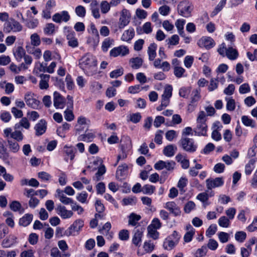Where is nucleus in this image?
<instances>
[{"mask_svg": "<svg viewBox=\"0 0 257 257\" xmlns=\"http://www.w3.org/2000/svg\"><path fill=\"white\" fill-rule=\"evenodd\" d=\"M80 67L88 76H93L96 74L97 62L95 58L87 53L83 56L79 61Z\"/></svg>", "mask_w": 257, "mask_h": 257, "instance_id": "nucleus-1", "label": "nucleus"}, {"mask_svg": "<svg viewBox=\"0 0 257 257\" xmlns=\"http://www.w3.org/2000/svg\"><path fill=\"white\" fill-rule=\"evenodd\" d=\"M207 115L203 111L199 112L196 119V126L194 132L198 136H205L207 135V125L206 123Z\"/></svg>", "mask_w": 257, "mask_h": 257, "instance_id": "nucleus-2", "label": "nucleus"}, {"mask_svg": "<svg viewBox=\"0 0 257 257\" xmlns=\"http://www.w3.org/2000/svg\"><path fill=\"white\" fill-rule=\"evenodd\" d=\"M193 9L192 3L186 0L180 2L177 7L179 14L185 18H188L191 16Z\"/></svg>", "mask_w": 257, "mask_h": 257, "instance_id": "nucleus-3", "label": "nucleus"}, {"mask_svg": "<svg viewBox=\"0 0 257 257\" xmlns=\"http://www.w3.org/2000/svg\"><path fill=\"white\" fill-rule=\"evenodd\" d=\"M4 137L6 139H10L18 142L23 140L24 136L22 132L19 130L14 131L11 127H7L4 130Z\"/></svg>", "mask_w": 257, "mask_h": 257, "instance_id": "nucleus-4", "label": "nucleus"}, {"mask_svg": "<svg viewBox=\"0 0 257 257\" xmlns=\"http://www.w3.org/2000/svg\"><path fill=\"white\" fill-rule=\"evenodd\" d=\"M22 28L19 22L12 18L5 23L4 31L6 33H10L11 31L18 32L22 31Z\"/></svg>", "mask_w": 257, "mask_h": 257, "instance_id": "nucleus-5", "label": "nucleus"}, {"mask_svg": "<svg viewBox=\"0 0 257 257\" xmlns=\"http://www.w3.org/2000/svg\"><path fill=\"white\" fill-rule=\"evenodd\" d=\"M180 144L182 149L190 153L196 151L197 146L192 139L182 137L180 141Z\"/></svg>", "mask_w": 257, "mask_h": 257, "instance_id": "nucleus-6", "label": "nucleus"}, {"mask_svg": "<svg viewBox=\"0 0 257 257\" xmlns=\"http://www.w3.org/2000/svg\"><path fill=\"white\" fill-rule=\"evenodd\" d=\"M24 100L27 105L33 109H37L40 103V102L34 97V94L31 92H27L25 94Z\"/></svg>", "mask_w": 257, "mask_h": 257, "instance_id": "nucleus-7", "label": "nucleus"}, {"mask_svg": "<svg viewBox=\"0 0 257 257\" xmlns=\"http://www.w3.org/2000/svg\"><path fill=\"white\" fill-rule=\"evenodd\" d=\"M129 53V49L127 46L121 45L114 47L110 51V56L113 57H116L118 56H124Z\"/></svg>", "mask_w": 257, "mask_h": 257, "instance_id": "nucleus-8", "label": "nucleus"}, {"mask_svg": "<svg viewBox=\"0 0 257 257\" xmlns=\"http://www.w3.org/2000/svg\"><path fill=\"white\" fill-rule=\"evenodd\" d=\"M84 223L81 220H77L67 230V236L75 235V232H78L83 226Z\"/></svg>", "mask_w": 257, "mask_h": 257, "instance_id": "nucleus-9", "label": "nucleus"}, {"mask_svg": "<svg viewBox=\"0 0 257 257\" xmlns=\"http://www.w3.org/2000/svg\"><path fill=\"white\" fill-rule=\"evenodd\" d=\"M89 121L85 117L81 116L78 118L77 123L75 125V131L78 133H80L82 131H86L88 127V122Z\"/></svg>", "mask_w": 257, "mask_h": 257, "instance_id": "nucleus-10", "label": "nucleus"}, {"mask_svg": "<svg viewBox=\"0 0 257 257\" xmlns=\"http://www.w3.org/2000/svg\"><path fill=\"white\" fill-rule=\"evenodd\" d=\"M206 187L208 189L219 187L223 185L224 180L222 177H217L215 179L209 178L206 180Z\"/></svg>", "mask_w": 257, "mask_h": 257, "instance_id": "nucleus-11", "label": "nucleus"}, {"mask_svg": "<svg viewBox=\"0 0 257 257\" xmlns=\"http://www.w3.org/2000/svg\"><path fill=\"white\" fill-rule=\"evenodd\" d=\"M70 19V16L68 12L66 11L56 13L52 17L53 21L57 23H60L62 22H67Z\"/></svg>", "mask_w": 257, "mask_h": 257, "instance_id": "nucleus-12", "label": "nucleus"}, {"mask_svg": "<svg viewBox=\"0 0 257 257\" xmlns=\"http://www.w3.org/2000/svg\"><path fill=\"white\" fill-rule=\"evenodd\" d=\"M130 14L126 9H123L120 13V18L118 22V27L119 29H123L125 26L128 25L130 22Z\"/></svg>", "mask_w": 257, "mask_h": 257, "instance_id": "nucleus-13", "label": "nucleus"}, {"mask_svg": "<svg viewBox=\"0 0 257 257\" xmlns=\"http://www.w3.org/2000/svg\"><path fill=\"white\" fill-rule=\"evenodd\" d=\"M164 207L170 211L175 216H180L181 211L180 208L174 201L167 202Z\"/></svg>", "mask_w": 257, "mask_h": 257, "instance_id": "nucleus-14", "label": "nucleus"}, {"mask_svg": "<svg viewBox=\"0 0 257 257\" xmlns=\"http://www.w3.org/2000/svg\"><path fill=\"white\" fill-rule=\"evenodd\" d=\"M215 44L213 39L209 37H203L198 42V45L200 47H204L207 49L213 47Z\"/></svg>", "mask_w": 257, "mask_h": 257, "instance_id": "nucleus-15", "label": "nucleus"}, {"mask_svg": "<svg viewBox=\"0 0 257 257\" xmlns=\"http://www.w3.org/2000/svg\"><path fill=\"white\" fill-rule=\"evenodd\" d=\"M175 165V163L174 161H159L155 164L154 168L156 170H162L165 168L167 170L171 171L173 170Z\"/></svg>", "mask_w": 257, "mask_h": 257, "instance_id": "nucleus-16", "label": "nucleus"}, {"mask_svg": "<svg viewBox=\"0 0 257 257\" xmlns=\"http://www.w3.org/2000/svg\"><path fill=\"white\" fill-rule=\"evenodd\" d=\"M57 214L60 216L62 219H67L71 218L73 213L71 210H68L64 206L61 205H58L56 208Z\"/></svg>", "mask_w": 257, "mask_h": 257, "instance_id": "nucleus-17", "label": "nucleus"}, {"mask_svg": "<svg viewBox=\"0 0 257 257\" xmlns=\"http://www.w3.org/2000/svg\"><path fill=\"white\" fill-rule=\"evenodd\" d=\"M36 135L39 136L42 135L46 131L47 123L44 119H41L35 126Z\"/></svg>", "mask_w": 257, "mask_h": 257, "instance_id": "nucleus-18", "label": "nucleus"}, {"mask_svg": "<svg viewBox=\"0 0 257 257\" xmlns=\"http://www.w3.org/2000/svg\"><path fill=\"white\" fill-rule=\"evenodd\" d=\"M54 105L57 108H63L65 106V99L56 91L54 93Z\"/></svg>", "mask_w": 257, "mask_h": 257, "instance_id": "nucleus-19", "label": "nucleus"}, {"mask_svg": "<svg viewBox=\"0 0 257 257\" xmlns=\"http://www.w3.org/2000/svg\"><path fill=\"white\" fill-rule=\"evenodd\" d=\"M144 229L142 228L137 229L134 230V235L133 237L132 242L137 246H140L142 242V238L143 234Z\"/></svg>", "mask_w": 257, "mask_h": 257, "instance_id": "nucleus-20", "label": "nucleus"}, {"mask_svg": "<svg viewBox=\"0 0 257 257\" xmlns=\"http://www.w3.org/2000/svg\"><path fill=\"white\" fill-rule=\"evenodd\" d=\"M36 74L41 77V80L39 83V86L41 89H46L49 87L48 81L50 78V75L48 74H39V72L36 70Z\"/></svg>", "mask_w": 257, "mask_h": 257, "instance_id": "nucleus-21", "label": "nucleus"}, {"mask_svg": "<svg viewBox=\"0 0 257 257\" xmlns=\"http://www.w3.org/2000/svg\"><path fill=\"white\" fill-rule=\"evenodd\" d=\"M26 49L29 54L33 55L36 59H40L42 56L41 50L40 48H37V47L26 45Z\"/></svg>", "mask_w": 257, "mask_h": 257, "instance_id": "nucleus-22", "label": "nucleus"}, {"mask_svg": "<svg viewBox=\"0 0 257 257\" xmlns=\"http://www.w3.org/2000/svg\"><path fill=\"white\" fill-rule=\"evenodd\" d=\"M63 151L65 154V159L66 161H67L69 158L70 160L74 159L75 157V149L73 146H65L63 148Z\"/></svg>", "mask_w": 257, "mask_h": 257, "instance_id": "nucleus-23", "label": "nucleus"}, {"mask_svg": "<svg viewBox=\"0 0 257 257\" xmlns=\"http://www.w3.org/2000/svg\"><path fill=\"white\" fill-rule=\"evenodd\" d=\"M57 195L56 197L59 198L60 201L65 205L69 204H73V201L72 199L66 197L63 193V192L60 189L56 190Z\"/></svg>", "mask_w": 257, "mask_h": 257, "instance_id": "nucleus-24", "label": "nucleus"}, {"mask_svg": "<svg viewBox=\"0 0 257 257\" xmlns=\"http://www.w3.org/2000/svg\"><path fill=\"white\" fill-rule=\"evenodd\" d=\"M98 4L96 0H92L90 4V8L92 14L95 19H99L100 18V14L98 8Z\"/></svg>", "mask_w": 257, "mask_h": 257, "instance_id": "nucleus-25", "label": "nucleus"}, {"mask_svg": "<svg viewBox=\"0 0 257 257\" xmlns=\"http://www.w3.org/2000/svg\"><path fill=\"white\" fill-rule=\"evenodd\" d=\"M135 36V31L133 28H129L123 33L121 40L123 41L128 42L131 41Z\"/></svg>", "mask_w": 257, "mask_h": 257, "instance_id": "nucleus-26", "label": "nucleus"}, {"mask_svg": "<svg viewBox=\"0 0 257 257\" xmlns=\"http://www.w3.org/2000/svg\"><path fill=\"white\" fill-rule=\"evenodd\" d=\"M67 38L68 40V45L72 47H76L78 46V43L76 38H75V33L73 31L68 30Z\"/></svg>", "mask_w": 257, "mask_h": 257, "instance_id": "nucleus-27", "label": "nucleus"}, {"mask_svg": "<svg viewBox=\"0 0 257 257\" xmlns=\"http://www.w3.org/2000/svg\"><path fill=\"white\" fill-rule=\"evenodd\" d=\"M8 142V147L10 151L13 153H17L20 149L18 144V141L13 140L10 139H7Z\"/></svg>", "mask_w": 257, "mask_h": 257, "instance_id": "nucleus-28", "label": "nucleus"}, {"mask_svg": "<svg viewBox=\"0 0 257 257\" xmlns=\"http://www.w3.org/2000/svg\"><path fill=\"white\" fill-rule=\"evenodd\" d=\"M22 127L26 130L29 129L30 127V123L26 117H23L19 122L17 123L14 125V130H19Z\"/></svg>", "mask_w": 257, "mask_h": 257, "instance_id": "nucleus-29", "label": "nucleus"}, {"mask_svg": "<svg viewBox=\"0 0 257 257\" xmlns=\"http://www.w3.org/2000/svg\"><path fill=\"white\" fill-rule=\"evenodd\" d=\"M13 53L16 59L19 62L21 61L22 59L26 55L25 50L22 46L18 47L13 51Z\"/></svg>", "mask_w": 257, "mask_h": 257, "instance_id": "nucleus-30", "label": "nucleus"}, {"mask_svg": "<svg viewBox=\"0 0 257 257\" xmlns=\"http://www.w3.org/2000/svg\"><path fill=\"white\" fill-rule=\"evenodd\" d=\"M157 45L153 43L150 45L148 49V54L149 55V59L150 61L154 60L156 56V50Z\"/></svg>", "mask_w": 257, "mask_h": 257, "instance_id": "nucleus-31", "label": "nucleus"}, {"mask_svg": "<svg viewBox=\"0 0 257 257\" xmlns=\"http://www.w3.org/2000/svg\"><path fill=\"white\" fill-rule=\"evenodd\" d=\"M226 56L229 60H234L237 58L238 53L235 49L232 47H229L226 50Z\"/></svg>", "mask_w": 257, "mask_h": 257, "instance_id": "nucleus-32", "label": "nucleus"}, {"mask_svg": "<svg viewBox=\"0 0 257 257\" xmlns=\"http://www.w3.org/2000/svg\"><path fill=\"white\" fill-rule=\"evenodd\" d=\"M177 151V147L173 145L167 146L163 150L164 154L167 157H172L174 155Z\"/></svg>", "mask_w": 257, "mask_h": 257, "instance_id": "nucleus-33", "label": "nucleus"}, {"mask_svg": "<svg viewBox=\"0 0 257 257\" xmlns=\"http://www.w3.org/2000/svg\"><path fill=\"white\" fill-rule=\"evenodd\" d=\"M41 44V40L39 36L37 33H34L30 36V43H27L26 45H32L34 47H38Z\"/></svg>", "mask_w": 257, "mask_h": 257, "instance_id": "nucleus-34", "label": "nucleus"}, {"mask_svg": "<svg viewBox=\"0 0 257 257\" xmlns=\"http://www.w3.org/2000/svg\"><path fill=\"white\" fill-rule=\"evenodd\" d=\"M130 64L132 68L137 69L142 65L143 60L139 57L133 58L130 59Z\"/></svg>", "mask_w": 257, "mask_h": 257, "instance_id": "nucleus-35", "label": "nucleus"}, {"mask_svg": "<svg viewBox=\"0 0 257 257\" xmlns=\"http://www.w3.org/2000/svg\"><path fill=\"white\" fill-rule=\"evenodd\" d=\"M16 237L14 235H10L3 240L2 245L5 247H9L16 241Z\"/></svg>", "mask_w": 257, "mask_h": 257, "instance_id": "nucleus-36", "label": "nucleus"}, {"mask_svg": "<svg viewBox=\"0 0 257 257\" xmlns=\"http://www.w3.org/2000/svg\"><path fill=\"white\" fill-rule=\"evenodd\" d=\"M32 219V214H26L20 219L19 223L21 225L27 226L31 222Z\"/></svg>", "mask_w": 257, "mask_h": 257, "instance_id": "nucleus-37", "label": "nucleus"}, {"mask_svg": "<svg viewBox=\"0 0 257 257\" xmlns=\"http://www.w3.org/2000/svg\"><path fill=\"white\" fill-rule=\"evenodd\" d=\"M177 244V243L173 239L167 237L163 243V247L165 249L170 250L173 249Z\"/></svg>", "mask_w": 257, "mask_h": 257, "instance_id": "nucleus-38", "label": "nucleus"}, {"mask_svg": "<svg viewBox=\"0 0 257 257\" xmlns=\"http://www.w3.org/2000/svg\"><path fill=\"white\" fill-rule=\"evenodd\" d=\"M22 20L24 22H25L26 26L29 29H35L39 24V21L37 19L25 20L22 18Z\"/></svg>", "mask_w": 257, "mask_h": 257, "instance_id": "nucleus-39", "label": "nucleus"}, {"mask_svg": "<svg viewBox=\"0 0 257 257\" xmlns=\"http://www.w3.org/2000/svg\"><path fill=\"white\" fill-rule=\"evenodd\" d=\"M241 121L243 124L245 126H250L251 127H254L255 126V122L254 120L250 118L248 116H242Z\"/></svg>", "mask_w": 257, "mask_h": 257, "instance_id": "nucleus-40", "label": "nucleus"}, {"mask_svg": "<svg viewBox=\"0 0 257 257\" xmlns=\"http://www.w3.org/2000/svg\"><path fill=\"white\" fill-rule=\"evenodd\" d=\"M148 235L154 239H157L159 237V233L157 229L153 228L152 226H148L147 228Z\"/></svg>", "mask_w": 257, "mask_h": 257, "instance_id": "nucleus-41", "label": "nucleus"}, {"mask_svg": "<svg viewBox=\"0 0 257 257\" xmlns=\"http://www.w3.org/2000/svg\"><path fill=\"white\" fill-rule=\"evenodd\" d=\"M140 219V215L132 213L128 217V224L132 226H135Z\"/></svg>", "mask_w": 257, "mask_h": 257, "instance_id": "nucleus-42", "label": "nucleus"}, {"mask_svg": "<svg viewBox=\"0 0 257 257\" xmlns=\"http://www.w3.org/2000/svg\"><path fill=\"white\" fill-rule=\"evenodd\" d=\"M156 190L154 186L146 184L142 187V192L145 194L151 195L153 194Z\"/></svg>", "mask_w": 257, "mask_h": 257, "instance_id": "nucleus-43", "label": "nucleus"}, {"mask_svg": "<svg viewBox=\"0 0 257 257\" xmlns=\"http://www.w3.org/2000/svg\"><path fill=\"white\" fill-rule=\"evenodd\" d=\"M100 8L101 13L105 14L109 11L110 6L109 3L104 0L101 2L100 4Z\"/></svg>", "mask_w": 257, "mask_h": 257, "instance_id": "nucleus-44", "label": "nucleus"}, {"mask_svg": "<svg viewBox=\"0 0 257 257\" xmlns=\"http://www.w3.org/2000/svg\"><path fill=\"white\" fill-rule=\"evenodd\" d=\"M122 204L123 205H134L137 202V198L134 197H128L124 198L122 200Z\"/></svg>", "mask_w": 257, "mask_h": 257, "instance_id": "nucleus-45", "label": "nucleus"}, {"mask_svg": "<svg viewBox=\"0 0 257 257\" xmlns=\"http://www.w3.org/2000/svg\"><path fill=\"white\" fill-rule=\"evenodd\" d=\"M225 100L227 101L226 109L229 111H233L235 108V100L232 98H225Z\"/></svg>", "mask_w": 257, "mask_h": 257, "instance_id": "nucleus-46", "label": "nucleus"}, {"mask_svg": "<svg viewBox=\"0 0 257 257\" xmlns=\"http://www.w3.org/2000/svg\"><path fill=\"white\" fill-rule=\"evenodd\" d=\"M228 218L225 216H221L218 219V224L222 227H228L230 224V221Z\"/></svg>", "mask_w": 257, "mask_h": 257, "instance_id": "nucleus-47", "label": "nucleus"}, {"mask_svg": "<svg viewBox=\"0 0 257 257\" xmlns=\"http://www.w3.org/2000/svg\"><path fill=\"white\" fill-rule=\"evenodd\" d=\"M173 88L171 85H168L165 87L162 97L170 99L172 95Z\"/></svg>", "mask_w": 257, "mask_h": 257, "instance_id": "nucleus-48", "label": "nucleus"}, {"mask_svg": "<svg viewBox=\"0 0 257 257\" xmlns=\"http://www.w3.org/2000/svg\"><path fill=\"white\" fill-rule=\"evenodd\" d=\"M106 170L104 165L100 166L97 173L93 177V180L95 181H98L100 179V177L105 173Z\"/></svg>", "mask_w": 257, "mask_h": 257, "instance_id": "nucleus-49", "label": "nucleus"}, {"mask_svg": "<svg viewBox=\"0 0 257 257\" xmlns=\"http://www.w3.org/2000/svg\"><path fill=\"white\" fill-rule=\"evenodd\" d=\"M185 23V20H183V19L178 20L175 23V25L178 29V32H179V34L182 36H183L182 35V34L184 33L183 29H184V25Z\"/></svg>", "mask_w": 257, "mask_h": 257, "instance_id": "nucleus-50", "label": "nucleus"}, {"mask_svg": "<svg viewBox=\"0 0 257 257\" xmlns=\"http://www.w3.org/2000/svg\"><path fill=\"white\" fill-rule=\"evenodd\" d=\"M255 162V161L254 159H251L249 160L248 163L245 165V173L246 175H249L251 174L252 170L254 168V165Z\"/></svg>", "mask_w": 257, "mask_h": 257, "instance_id": "nucleus-51", "label": "nucleus"}, {"mask_svg": "<svg viewBox=\"0 0 257 257\" xmlns=\"http://www.w3.org/2000/svg\"><path fill=\"white\" fill-rule=\"evenodd\" d=\"M114 41L110 38L105 39L102 44V49L103 51L106 52L108 48L113 44Z\"/></svg>", "mask_w": 257, "mask_h": 257, "instance_id": "nucleus-52", "label": "nucleus"}, {"mask_svg": "<svg viewBox=\"0 0 257 257\" xmlns=\"http://www.w3.org/2000/svg\"><path fill=\"white\" fill-rule=\"evenodd\" d=\"M143 248L145 253H151L154 249L155 245L151 241H146L144 243Z\"/></svg>", "mask_w": 257, "mask_h": 257, "instance_id": "nucleus-53", "label": "nucleus"}, {"mask_svg": "<svg viewBox=\"0 0 257 257\" xmlns=\"http://www.w3.org/2000/svg\"><path fill=\"white\" fill-rule=\"evenodd\" d=\"M44 31L47 35H52L55 31V25L52 23L47 24L44 29Z\"/></svg>", "mask_w": 257, "mask_h": 257, "instance_id": "nucleus-54", "label": "nucleus"}, {"mask_svg": "<svg viewBox=\"0 0 257 257\" xmlns=\"http://www.w3.org/2000/svg\"><path fill=\"white\" fill-rule=\"evenodd\" d=\"M185 70L182 67H176L174 68V74L177 78H181L183 76Z\"/></svg>", "mask_w": 257, "mask_h": 257, "instance_id": "nucleus-55", "label": "nucleus"}, {"mask_svg": "<svg viewBox=\"0 0 257 257\" xmlns=\"http://www.w3.org/2000/svg\"><path fill=\"white\" fill-rule=\"evenodd\" d=\"M94 138V135L91 133H88L79 137L78 140L79 141H83L85 142H90Z\"/></svg>", "mask_w": 257, "mask_h": 257, "instance_id": "nucleus-56", "label": "nucleus"}, {"mask_svg": "<svg viewBox=\"0 0 257 257\" xmlns=\"http://www.w3.org/2000/svg\"><path fill=\"white\" fill-rule=\"evenodd\" d=\"M178 135L174 130H170L166 133L165 137L169 141H172L174 139L177 138Z\"/></svg>", "mask_w": 257, "mask_h": 257, "instance_id": "nucleus-57", "label": "nucleus"}, {"mask_svg": "<svg viewBox=\"0 0 257 257\" xmlns=\"http://www.w3.org/2000/svg\"><path fill=\"white\" fill-rule=\"evenodd\" d=\"M75 11L78 17L83 18L85 16L86 10L85 8L82 6H78L76 7Z\"/></svg>", "mask_w": 257, "mask_h": 257, "instance_id": "nucleus-58", "label": "nucleus"}, {"mask_svg": "<svg viewBox=\"0 0 257 257\" xmlns=\"http://www.w3.org/2000/svg\"><path fill=\"white\" fill-rule=\"evenodd\" d=\"M123 73V69L122 68H120L115 69L110 73L109 76L111 78H116L118 77L121 76Z\"/></svg>", "mask_w": 257, "mask_h": 257, "instance_id": "nucleus-59", "label": "nucleus"}, {"mask_svg": "<svg viewBox=\"0 0 257 257\" xmlns=\"http://www.w3.org/2000/svg\"><path fill=\"white\" fill-rule=\"evenodd\" d=\"M142 118V116L139 112L131 114L130 115V120L133 123H137L139 122Z\"/></svg>", "mask_w": 257, "mask_h": 257, "instance_id": "nucleus-60", "label": "nucleus"}, {"mask_svg": "<svg viewBox=\"0 0 257 257\" xmlns=\"http://www.w3.org/2000/svg\"><path fill=\"white\" fill-rule=\"evenodd\" d=\"M217 231L216 224H211L206 231V235L209 237L214 234Z\"/></svg>", "mask_w": 257, "mask_h": 257, "instance_id": "nucleus-61", "label": "nucleus"}, {"mask_svg": "<svg viewBox=\"0 0 257 257\" xmlns=\"http://www.w3.org/2000/svg\"><path fill=\"white\" fill-rule=\"evenodd\" d=\"M169 45H176L179 43V37L177 35H174L166 40Z\"/></svg>", "mask_w": 257, "mask_h": 257, "instance_id": "nucleus-62", "label": "nucleus"}, {"mask_svg": "<svg viewBox=\"0 0 257 257\" xmlns=\"http://www.w3.org/2000/svg\"><path fill=\"white\" fill-rule=\"evenodd\" d=\"M142 29L144 33L149 34L152 32L153 28L150 22L145 23L142 26Z\"/></svg>", "mask_w": 257, "mask_h": 257, "instance_id": "nucleus-63", "label": "nucleus"}, {"mask_svg": "<svg viewBox=\"0 0 257 257\" xmlns=\"http://www.w3.org/2000/svg\"><path fill=\"white\" fill-rule=\"evenodd\" d=\"M207 252V247L203 245L201 248L197 250L195 253V255L196 257H203L206 254Z\"/></svg>", "mask_w": 257, "mask_h": 257, "instance_id": "nucleus-64", "label": "nucleus"}]
</instances>
